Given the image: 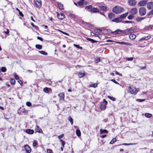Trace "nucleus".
Segmentation results:
<instances>
[{
    "label": "nucleus",
    "mask_w": 153,
    "mask_h": 153,
    "mask_svg": "<svg viewBox=\"0 0 153 153\" xmlns=\"http://www.w3.org/2000/svg\"><path fill=\"white\" fill-rule=\"evenodd\" d=\"M123 8L119 6H115L112 9L113 12L116 14L120 13L123 11Z\"/></svg>",
    "instance_id": "nucleus-1"
},
{
    "label": "nucleus",
    "mask_w": 153,
    "mask_h": 153,
    "mask_svg": "<svg viewBox=\"0 0 153 153\" xmlns=\"http://www.w3.org/2000/svg\"><path fill=\"white\" fill-rule=\"evenodd\" d=\"M139 91L135 87L133 86H129L128 88V92L132 94L136 95Z\"/></svg>",
    "instance_id": "nucleus-2"
},
{
    "label": "nucleus",
    "mask_w": 153,
    "mask_h": 153,
    "mask_svg": "<svg viewBox=\"0 0 153 153\" xmlns=\"http://www.w3.org/2000/svg\"><path fill=\"white\" fill-rule=\"evenodd\" d=\"M104 101L101 102L100 104V108L104 110L106 108V104L107 103V101L105 99L103 100Z\"/></svg>",
    "instance_id": "nucleus-3"
},
{
    "label": "nucleus",
    "mask_w": 153,
    "mask_h": 153,
    "mask_svg": "<svg viewBox=\"0 0 153 153\" xmlns=\"http://www.w3.org/2000/svg\"><path fill=\"white\" fill-rule=\"evenodd\" d=\"M140 15L141 16H143L145 15L146 13V10L144 7H141L139 10Z\"/></svg>",
    "instance_id": "nucleus-4"
},
{
    "label": "nucleus",
    "mask_w": 153,
    "mask_h": 153,
    "mask_svg": "<svg viewBox=\"0 0 153 153\" xmlns=\"http://www.w3.org/2000/svg\"><path fill=\"white\" fill-rule=\"evenodd\" d=\"M134 30L131 28H128L124 30V34L128 35L130 33H134Z\"/></svg>",
    "instance_id": "nucleus-5"
},
{
    "label": "nucleus",
    "mask_w": 153,
    "mask_h": 153,
    "mask_svg": "<svg viewBox=\"0 0 153 153\" xmlns=\"http://www.w3.org/2000/svg\"><path fill=\"white\" fill-rule=\"evenodd\" d=\"M35 5L36 7H40L42 6V2L41 0H34Z\"/></svg>",
    "instance_id": "nucleus-6"
},
{
    "label": "nucleus",
    "mask_w": 153,
    "mask_h": 153,
    "mask_svg": "<svg viewBox=\"0 0 153 153\" xmlns=\"http://www.w3.org/2000/svg\"><path fill=\"white\" fill-rule=\"evenodd\" d=\"M25 149L27 153H30L31 151V149L30 147L28 145H25L24 146Z\"/></svg>",
    "instance_id": "nucleus-7"
},
{
    "label": "nucleus",
    "mask_w": 153,
    "mask_h": 153,
    "mask_svg": "<svg viewBox=\"0 0 153 153\" xmlns=\"http://www.w3.org/2000/svg\"><path fill=\"white\" fill-rule=\"evenodd\" d=\"M147 8L149 9H152L153 8V2H150L147 4Z\"/></svg>",
    "instance_id": "nucleus-8"
},
{
    "label": "nucleus",
    "mask_w": 153,
    "mask_h": 153,
    "mask_svg": "<svg viewBox=\"0 0 153 153\" xmlns=\"http://www.w3.org/2000/svg\"><path fill=\"white\" fill-rule=\"evenodd\" d=\"M137 11V10L136 8H134L131 9L130 13L132 15H135Z\"/></svg>",
    "instance_id": "nucleus-9"
},
{
    "label": "nucleus",
    "mask_w": 153,
    "mask_h": 153,
    "mask_svg": "<svg viewBox=\"0 0 153 153\" xmlns=\"http://www.w3.org/2000/svg\"><path fill=\"white\" fill-rule=\"evenodd\" d=\"M128 3L131 6H134L136 4V2L135 0H129Z\"/></svg>",
    "instance_id": "nucleus-10"
},
{
    "label": "nucleus",
    "mask_w": 153,
    "mask_h": 153,
    "mask_svg": "<svg viewBox=\"0 0 153 153\" xmlns=\"http://www.w3.org/2000/svg\"><path fill=\"white\" fill-rule=\"evenodd\" d=\"M65 15L63 13H61L59 14H58L57 17L58 18L61 20H62L65 18Z\"/></svg>",
    "instance_id": "nucleus-11"
},
{
    "label": "nucleus",
    "mask_w": 153,
    "mask_h": 153,
    "mask_svg": "<svg viewBox=\"0 0 153 153\" xmlns=\"http://www.w3.org/2000/svg\"><path fill=\"white\" fill-rule=\"evenodd\" d=\"M121 20L122 19H121L120 17H119L114 19L112 21V22H114L117 23L121 22Z\"/></svg>",
    "instance_id": "nucleus-12"
},
{
    "label": "nucleus",
    "mask_w": 153,
    "mask_h": 153,
    "mask_svg": "<svg viewBox=\"0 0 153 153\" xmlns=\"http://www.w3.org/2000/svg\"><path fill=\"white\" fill-rule=\"evenodd\" d=\"M146 1H142L140 2L138 4L139 6H144L146 4Z\"/></svg>",
    "instance_id": "nucleus-13"
},
{
    "label": "nucleus",
    "mask_w": 153,
    "mask_h": 153,
    "mask_svg": "<svg viewBox=\"0 0 153 153\" xmlns=\"http://www.w3.org/2000/svg\"><path fill=\"white\" fill-rule=\"evenodd\" d=\"M91 11L92 13H97L100 12L98 9L96 8H93L91 9Z\"/></svg>",
    "instance_id": "nucleus-14"
},
{
    "label": "nucleus",
    "mask_w": 153,
    "mask_h": 153,
    "mask_svg": "<svg viewBox=\"0 0 153 153\" xmlns=\"http://www.w3.org/2000/svg\"><path fill=\"white\" fill-rule=\"evenodd\" d=\"M58 96L60 97V99L63 100L65 98V95L64 93H61L58 95Z\"/></svg>",
    "instance_id": "nucleus-15"
},
{
    "label": "nucleus",
    "mask_w": 153,
    "mask_h": 153,
    "mask_svg": "<svg viewBox=\"0 0 153 153\" xmlns=\"http://www.w3.org/2000/svg\"><path fill=\"white\" fill-rule=\"evenodd\" d=\"M35 130L36 132L39 133L42 132V130L40 128L39 126H36Z\"/></svg>",
    "instance_id": "nucleus-16"
},
{
    "label": "nucleus",
    "mask_w": 153,
    "mask_h": 153,
    "mask_svg": "<svg viewBox=\"0 0 153 153\" xmlns=\"http://www.w3.org/2000/svg\"><path fill=\"white\" fill-rule=\"evenodd\" d=\"M117 43L119 44H122V45H131L129 43L126 42H117Z\"/></svg>",
    "instance_id": "nucleus-17"
},
{
    "label": "nucleus",
    "mask_w": 153,
    "mask_h": 153,
    "mask_svg": "<svg viewBox=\"0 0 153 153\" xmlns=\"http://www.w3.org/2000/svg\"><path fill=\"white\" fill-rule=\"evenodd\" d=\"M51 90L50 88L47 87H45L43 89V91L46 93H48Z\"/></svg>",
    "instance_id": "nucleus-18"
},
{
    "label": "nucleus",
    "mask_w": 153,
    "mask_h": 153,
    "mask_svg": "<svg viewBox=\"0 0 153 153\" xmlns=\"http://www.w3.org/2000/svg\"><path fill=\"white\" fill-rule=\"evenodd\" d=\"M34 131L33 130L27 129L26 130V132L29 134H32L34 133Z\"/></svg>",
    "instance_id": "nucleus-19"
},
{
    "label": "nucleus",
    "mask_w": 153,
    "mask_h": 153,
    "mask_svg": "<svg viewBox=\"0 0 153 153\" xmlns=\"http://www.w3.org/2000/svg\"><path fill=\"white\" fill-rule=\"evenodd\" d=\"M108 16L110 19H111L115 17V15L113 13H111L108 14Z\"/></svg>",
    "instance_id": "nucleus-20"
},
{
    "label": "nucleus",
    "mask_w": 153,
    "mask_h": 153,
    "mask_svg": "<svg viewBox=\"0 0 153 153\" xmlns=\"http://www.w3.org/2000/svg\"><path fill=\"white\" fill-rule=\"evenodd\" d=\"M85 75V72L84 71L82 73L81 72H79L78 74V76L79 77L81 78L83 76H84Z\"/></svg>",
    "instance_id": "nucleus-21"
},
{
    "label": "nucleus",
    "mask_w": 153,
    "mask_h": 153,
    "mask_svg": "<svg viewBox=\"0 0 153 153\" xmlns=\"http://www.w3.org/2000/svg\"><path fill=\"white\" fill-rule=\"evenodd\" d=\"M108 131L106 129H100V133L101 134H102L103 133H107Z\"/></svg>",
    "instance_id": "nucleus-22"
},
{
    "label": "nucleus",
    "mask_w": 153,
    "mask_h": 153,
    "mask_svg": "<svg viewBox=\"0 0 153 153\" xmlns=\"http://www.w3.org/2000/svg\"><path fill=\"white\" fill-rule=\"evenodd\" d=\"M58 6L60 9L62 10L64 9L63 4L60 3H58Z\"/></svg>",
    "instance_id": "nucleus-23"
},
{
    "label": "nucleus",
    "mask_w": 153,
    "mask_h": 153,
    "mask_svg": "<svg viewBox=\"0 0 153 153\" xmlns=\"http://www.w3.org/2000/svg\"><path fill=\"white\" fill-rule=\"evenodd\" d=\"M99 7L101 10L102 11H105L106 10V7L105 6H99Z\"/></svg>",
    "instance_id": "nucleus-24"
},
{
    "label": "nucleus",
    "mask_w": 153,
    "mask_h": 153,
    "mask_svg": "<svg viewBox=\"0 0 153 153\" xmlns=\"http://www.w3.org/2000/svg\"><path fill=\"white\" fill-rule=\"evenodd\" d=\"M129 37L131 40H134L136 38V35L135 34H131L129 35Z\"/></svg>",
    "instance_id": "nucleus-25"
},
{
    "label": "nucleus",
    "mask_w": 153,
    "mask_h": 153,
    "mask_svg": "<svg viewBox=\"0 0 153 153\" xmlns=\"http://www.w3.org/2000/svg\"><path fill=\"white\" fill-rule=\"evenodd\" d=\"M85 0H80L79 1L77 2L78 5L80 6L83 4Z\"/></svg>",
    "instance_id": "nucleus-26"
},
{
    "label": "nucleus",
    "mask_w": 153,
    "mask_h": 153,
    "mask_svg": "<svg viewBox=\"0 0 153 153\" xmlns=\"http://www.w3.org/2000/svg\"><path fill=\"white\" fill-rule=\"evenodd\" d=\"M145 116L148 118H149L152 116V114L149 113H146L145 114Z\"/></svg>",
    "instance_id": "nucleus-27"
},
{
    "label": "nucleus",
    "mask_w": 153,
    "mask_h": 153,
    "mask_svg": "<svg viewBox=\"0 0 153 153\" xmlns=\"http://www.w3.org/2000/svg\"><path fill=\"white\" fill-rule=\"evenodd\" d=\"M86 39L88 41H90L91 42L93 43H94L95 42H97V41H95L93 39H90V38H87Z\"/></svg>",
    "instance_id": "nucleus-28"
},
{
    "label": "nucleus",
    "mask_w": 153,
    "mask_h": 153,
    "mask_svg": "<svg viewBox=\"0 0 153 153\" xmlns=\"http://www.w3.org/2000/svg\"><path fill=\"white\" fill-rule=\"evenodd\" d=\"M128 12H127L124 14L121 15L120 16V18H121V19H123V18H125L127 16V15L128 14Z\"/></svg>",
    "instance_id": "nucleus-29"
},
{
    "label": "nucleus",
    "mask_w": 153,
    "mask_h": 153,
    "mask_svg": "<svg viewBox=\"0 0 153 153\" xmlns=\"http://www.w3.org/2000/svg\"><path fill=\"white\" fill-rule=\"evenodd\" d=\"M102 31V30L100 29H95L94 30V32L96 33H100Z\"/></svg>",
    "instance_id": "nucleus-30"
},
{
    "label": "nucleus",
    "mask_w": 153,
    "mask_h": 153,
    "mask_svg": "<svg viewBox=\"0 0 153 153\" xmlns=\"http://www.w3.org/2000/svg\"><path fill=\"white\" fill-rule=\"evenodd\" d=\"M144 19V17H138L136 19V20L138 22H140Z\"/></svg>",
    "instance_id": "nucleus-31"
},
{
    "label": "nucleus",
    "mask_w": 153,
    "mask_h": 153,
    "mask_svg": "<svg viewBox=\"0 0 153 153\" xmlns=\"http://www.w3.org/2000/svg\"><path fill=\"white\" fill-rule=\"evenodd\" d=\"M76 133L78 136H80L81 135L80 131L79 129H77L76 130Z\"/></svg>",
    "instance_id": "nucleus-32"
},
{
    "label": "nucleus",
    "mask_w": 153,
    "mask_h": 153,
    "mask_svg": "<svg viewBox=\"0 0 153 153\" xmlns=\"http://www.w3.org/2000/svg\"><path fill=\"white\" fill-rule=\"evenodd\" d=\"M15 82V80L14 79H11L10 80V83L12 85H14Z\"/></svg>",
    "instance_id": "nucleus-33"
},
{
    "label": "nucleus",
    "mask_w": 153,
    "mask_h": 153,
    "mask_svg": "<svg viewBox=\"0 0 153 153\" xmlns=\"http://www.w3.org/2000/svg\"><path fill=\"white\" fill-rule=\"evenodd\" d=\"M39 52L40 53L43 55H46L47 54V53L46 52L43 51H39Z\"/></svg>",
    "instance_id": "nucleus-34"
},
{
    "label": "nucleus",
    "mask_w": 153,
    "mask_h": 153,
    "mask_svg": "<svg viewBox=\"0 0 153 153\" xmlns=\"http://www.w3.org/2000/svg\"><path fill=\"white\" fill-rule=\"evenodd\" d=\"M119 29H118L112 32L111 33L115 35L119 34Z\"/></svg>",
    "instance_id": "nucleus-35"
},
{
    "label": "nucleus",
    "mask_w": 153,
    "mask_h": 153,
    "mask_svg": "<svg viewBox=\"0 0 153 153\" xmlns=\"http://www.w3.org/2000/svg\"><path fill=\"white\" fill-rule=\"evenodd\" d=\"M36 48L39 49H41L42 48V46L40 45H36Z\"/></svg>",
    "instance_id": "nucleus-36"
},
{
    "label": "nucleus",
    "mask_w": 153,
    "mask_h": 153,
    "mask_svg": "<svg viewBox=\"0 0 153 153\" xmlns=\"http://www.w3.org/2000/svg\"><path fill=\"white\" fill-rule=\"evenodd\" d=\"M117 140L116 138H114L111 141L110 143V144H112L114 143V142H115Z\"/></svg>",
    "instance_id": "nucleus-37"
},
{
    "label": "nucleus",
    "mask_w": 153,
    "mask_h": 153,
    "mask_svg": "<svg viewBox=\"0 0 153 153\" xmlns=\"http://www.w3.org/2000/svg\"><path fill=\"white\" fill-rule=\"evenodd\" d=\"M97 83L92 84L90 85V86L91 87L96 88L97 87Z\"/></svg>",
    "instance_id": "nucleus-38"
},
{
    "label": "nucleus",
    "mask_w": 153,
    "mask_h": 153,
    "mask_svg": "<svg viewBox=\"0 0 153 153\" xmlns=\"http://www.w3.org/2000/svg\"><path fill=\"white\" fill-rule=\"evenodd\" d=\"M74 46L77 48L80 49H82V48L81 47L79 46V45H77L76 44H74Z\"/></svg>",
    "instance_id": "nucleus-39"
},
{
    "label": "nucleus",
    "mask_w": 153,
    "mask_h": 153,
    "mask_svg": "<svg viewBox=\"0 0 153 153\" xmlns=\"http://www.w3.org/2000/svg\"><path fill=\"white\" fill-rule=\"evenodd\" d=\"M92 6L91 5H90L88 6H86L85 7V9H92Z\"/></svg>",
    "instance_id": "nucleus-40"
},
{
    "label": "nucleus",
    "mask_w": 153,
    "mask_h": 153,
    "mask_svg": "<svg viewBox=\"0 0 153 153\" xmlns=\"http://www.w3.org/2000/svg\"><path fill=\"white\" fill-rule=\"evenodd\" d=\"M124 34V30H121L119 29V34Z\"/></svg>",
    "instance_id": "nucleus-41"
},
{
    "label": "nucleus",
    "mask_w": 153,
    "mask_h": 153,
    "mask_svg": "<svg viewBox=\"0 0 153 153\" xmlns=\"http://www.w3.org/2000/svg\"><path fill=\"white\" fill-rule=\"evenodd\" d=\"M1 70L2 72H4L6 71V68L4 67H2L1 68Z\"/></svg>",
    "instance_id": "nucleus-42"
},
{
    "label": "nucleus",
    "mask_w": 153,
    "mask_h": 153,
    "mask_svg": "<svg viewBox=\"0 0 153 153\" xmlns=\"http://www.w3.org/2000/svg\"><path fill=\"white\" fill-rule=\"evenodd\" d=\"M111 81L116 84L119 85L120 86L121 85L118 82H117L114 79H112L111 80Z\"/></svg>",
    "instance_id": "nucleus-43"
},
{
    "label": "nucleus",
    "mask_w": 153,
    "mask_h": 153,
    "mask_svg": "<svg viewBox=\"0 0 153 153\" xmlns=\"http://www.w3.org/2000/svg\"><path fill=\"white\" fill-rule=\"evenodd\" d=\"M100 58H98L96 59L95 60V62L96 63H97L98 62H100Z\"/></svg>",
    "instance_id": "nucleus-44"
},
{
    "label": "nucleus",
    "mask_w": 153,
    "mask_h": 153,
    "mask_svg": "<svg viewBox=\"0 0 153 153\" xmlns=\"http://www.w3.org/2000/svg\"><path fill=\"white\" fill-rule=\"evenodd\" d=\"M69 120L70 121L71 124V125H72L73 124V120L72 118L71 117H70L69 118Z\"/></svg>",
    "instance_id": "nucleus-45"
},
{
    "label": "nucleus",
    "mask_w": 153,
    "mask_h": 153,
    "mask_svg": "<svg viewBox=\"0 0 153 153\" xmlns=\"http://www.w3.org/2000/svg\"><path fill=\"white\" fill-rule=\"evenodd\" d=\"M69 16L72 18H76L75 15L73 14H70Z\"/></svg>",
    "instance_id": "nucleus-46"
},
{
    "label": "nucleus",
    "mask_w": 153,
    "mask_h": 153,
    "mask_svg": "<svg viewBox=\"0 0 153 153\" xmlns=\"http://www.w3.org/2000/svg\"><path fill=\"white\" fill-rule=\"evenodd\" d=\"M108 97L110 99L112 100L113 101H114L115 100V99L113 97H112L111 96H108Z\"/></svg>",
    "instance_id": "nucleus-47"
},
{
    "label": "nucleus",
    "mask_w": 153,
    "mask_h": 153,
    "mask_svg": "<svg viewBox=\"0 0 153 153\" xmlns=\"http://www.w3.org/2000/svg\"><path fill=\"white\" fill-rule=\"evenodd\" d=\"M133 15H129L128 17V19H133Z\"/></svg>",
    "instance_id": "nucleus-48"
},
{
    "label": "nucleus",
    "mask_w": 153,
    "mask_h": 153,
    "mask_svg": "<svg viewBox=\"0 0 153 153\" xmlns=\"http://www.w3.org/2000/svg\"><path fill=\"white\" fill-rule=\"evenodd\" d=\"M145 100V99H137L136 100L137 101H138L139 102H141L144 101Z\"/></svg>",
    "instance_id": "nucleus-49"
},
{
    "label": "nucleus",
    "mask_w": 153,
    "mask_h": 153,
    "mask_svg": "<svg viewBox=\"0 0 153 153\" xmlns=\"http://www.w3.org/2000/svg\"><path fill=\"white\" fill-rule=\"evenodd\" d=\"M60 141L62 142L61 144L63 147H64V145L65 144V143L61 139Z\"/></svg>",
    "instance_id": "nucleus-50"
},
{
    "label": "nucleus",
    "mask_w": 153,
    "mask_h": 153,
    "mask_svg": "<svg viewBox=\"0 0 153 153\" xmlns=\"http://www.w3.org/2000/svg\"><path fill=\"white\" fill-rule=\"evenodd\" d=\"M46 153H53V152L51 149H48L47 150Z\"/></svg>",
    "instance_id": "nucleus-51"
},
{
    "label": "nucleus",
    "mask_w": 153,
    "mask_h": 153,
    "mask_svg": "<svg viewBox=\"0 0 153 153\" xmlns=\"http://www.w3.org/2000/svg\"><path fill=\"white\" fill-rule=\"evenodd\" d=\"M126 59L128 61H132L133 59V57H127L126 58Z\"/></svg>",
    "instance_id": "nucleus-52"
},
{
    "label": "nucleus",
    "mask_w": 153,
    "mask_h": 153,
    "mask_svg": "<svg viewBox=\"0 0 153 153\" xmlns=\"http://www.w3.org/2000/svg\"><path fill=\"white\" fill-rule=\"evenodd\" d=\"M26 105L28 106H30L31 105V103L29 102H27L26 103Z\"/></svg>",
    "instance_id": "nucleus-53"
},
{
    "label": "nucleus",
    "mask_w": 153,
    "mask_h": 153,
    "mask_svg": "<svg viewBox=\"0 0 153 153\" xmlns=\"http://www.w3.org/2000/svg\"><path fill=\"white\" fill-rule=\"evenodd\" d=\"M135 144V143H124L123 144V145H126V146H128V145H133L134 144Z\"/></svg>",
    "instance_id": "nucleus-54"
},
{
    "label": "nucleus",
    "mask_w": 153,
    "mask_h": 153,
    "mask_svg": "<svg viewBox=\"0 0 153 153\" xmlns=\"http://www.w3.org/2000/svg\"><path fill=\"white\" fill-rule=\"evenodd\" d=\"M31 25H32L33 27H35L36 29H38V27L37 26L34 25L33 23H31Z\"/></svg>",
    "instance_id": "nucleus-55"
},
{
    "label": "nucleus",
    "mask_w": 153,
    "mask_h": 153,
    "mask_svg": "<svg viewBox=\"0 0 153 153\" xmlns=\"http://www.w3.org/2000/svg\"><path fill=\"white\" fill-rule=\"evenodd\" d=\"M150 15H153V10L150 11L148 14V16H149Z\"/></svg>",
    "instance_id": "nucleus-56"
},
{
    "label": "nucleus",
    "mask_w": 153,
    "mask_h": 153,
    "mask_svg": "<svg viewBox=\"0 0 153 153\" xmlns=\"http://www.w3.org/2000/svg\"><path fill=\"white\" fill-rule=\"evenodd\" d=\"M108 30L104 29L103 30V33H104V34H107L108 33Z\"/></svg>",
    "instance_id": "nucleus-57"
},
{
    "label": "nucleus",
    "mask_w": 153,
    "mask_h": 153,
    "mask_svg": "<svg viewBox=\"0 0 153 153\" xmlns=\"http://www.w3.org/2000/svg\"><path fill=\"white\" fill-rule=\"evenodd\" d=\"M123 23H131L132 22H131L128 21H125L122 22Z\"/></svg>",
    "instance_id": "nucleus-58"
},
{
    "label": "nucleus",
    "mask_w": 153,
    "mask_h": 153,
    "mask_svg": "<svg viewBox=\"0 0 153 153\" xmlns=\"http://www.w3.org/2000/svg\"><path fill=\"white\" fill-rule=\"evenodd\" d=\"M63 136H64V134H62L61 135H60L59 136H58V138H59V139H60L61 138H62V137H63Z\"/></svg>",
    "instance_id": "nucleus-59"
},
{
    "label": "nucleus",
    "mask_w": 153,
    "mask_h": 153,
    "mask_svg": "<svg viewBox=\"0 0 153 153\" xmlns=\"http://www.w3.org/2000/svg\"><path fill=\"white\" fill-rule=\"evenodd\" d=\"M59 30L60 31V32H62V33H63L64 34H65V35H68V36L69 35L68 34V33H65V32H64L62 31H61V30Z\"/></svg>",
    "instance_id": "nucleus-60"
},
{
    "label": "nucleus",
    "mask_w": 153,
    "mask_h": 153,
    "mask_svg": "<svg viewBox=\"0 0 153 153\" xmlns=\"http://www.w3.org/2000/svg\"><path fill=\"white\" fill-rule=\"evenodd\" d=\"M14 78L16 80H18L19 79V78L18 76H17V75H16V74L14 75Z\"/></svg>",
    "instance_id": "nucleus-61"
},
{
    "label": "nucleus",
    "mask_w": 153,
    "mask_h": 153,
    "mask_svg": "<svg viewBox=\"0 0 153 153\" xmlns=\"http://www.w3.org/2000/svg\"><path fill=\"white\" fill-rule=\"evenodd\" d=\"M37 145V143L35 141H34L33 142V146H36Z\"/></svg>",
    "instance_id": "nucleus-62"
},
{
    "label": "nucleus",
    "mask_w": 153,
    "mask_h": 153,
    "mask_svg": "<svg viewBox=\"0 0 153 153\" xmlns=\"http://www.w3.org/2000/svg\"><path fill=\"white\" fill-rule=\"evenodd\" d=\"M145 38L146 40L149 39L151 38V36H147L145 37Z\"/></svg>",
    "instance_id": "nucleus-63"
},
{
    "label": "nucleus",
    "mask_w": 153,
    "mask_h": 153,
    "mask_svg": "<svg viewBox=\"0 0 153 153\" xmlns=\"http://www.w3.org/2000/svg\"><path fill=\"white\" fill-rule=\"evenodd\" d=\"M18 82L21 85H22V83H23L22 81L21 80H19L18 81Z\"/></svg>",
    "instance_id": "nucleus-64"
}]
</instances>
